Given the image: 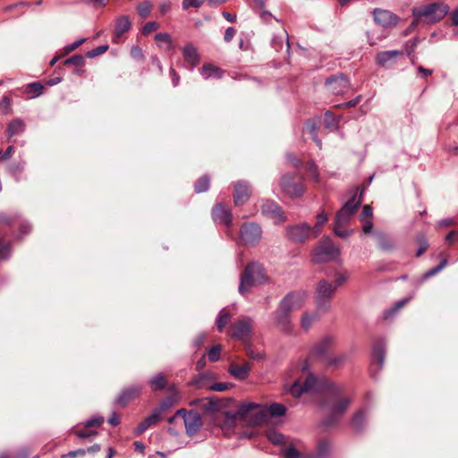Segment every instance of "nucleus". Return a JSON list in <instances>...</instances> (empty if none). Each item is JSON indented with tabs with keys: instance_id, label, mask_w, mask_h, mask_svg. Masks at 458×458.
Returning a JSON list of instances; mask_svg holds the SVG:
<instances>
[{
	"instance_id": "obj_49",
	"label": "nucleus",
	"mask_w": 458,
	"mask_h": 458,
	"mask_svg": "<svg viewBox=\"0 0 458 458\" xmlns=\"http://www.w3.org/2000/svg\"><path fill=\"white\" fill-rule=\"evenodd\" d=\"M221 346L218 344V345H215V346H212L208 351V360L211 361V362H216L217 360H219L220 357H221Z\"/></svg>"
},
{
	"instance_id": "obj_20",
	"label": "nucleus",
	"mask_w": 458,
	"mask_h": 458,
	"mask_svg": "<svg viewBox=\"0 0 458 458\" xmlns=\"http://www.w3.org/2000/svg\"><path fill=\"white\" fill-rule=\"evenodd\" d=\"M373 13L375 22L384 28H389L397 24L398 17L390 11L375 9Z\"/></svg>"
},
{
	"instance_id": "obj_15",
	"label": "nucleus",
	"mask_w": 458,
	"mask_h": 458,
	"mask_svg": "<svg viewBox=\"0 0 458 458\" xmlns=\"http://www.w3.org/2000/svg\"><path fill=\"white\" fill-rule=\"evenodd\" d=\"M19 225L20 227V238H22L26 234H28L31 230V225L25 220H21L17 214H4L0 213V225Z\"/></svg>"
},
{
	"instance_id": "obj_38",
	"label": "nucleus",
	"mask_w": 458,
	"mask_h": 458,
	"mask_svg": "<svg viewBox=\"0 0 458 458\" xmlns=\"http://www.w3.org/2000/svg\"><path fill=\"white\" fill-rule=\"evenodd\" d=\"M345 354H338V355H328L324 363L332 368H338L341 366L346 360Z\"/></svg>"
},
{
	"instance_id": "obj_33",
	"label": "nucleus",
	"mask_w": 458,
	"mask_h": 458,
	"mask_svg": "<svg viewBox=\"0 0 458 458\" xmlns=\"http://www.w3.org/2000/svg\"><path fill=\"white\" fill-rule=\"evenodd\" d=\"M326 275H327V277H334L335 279V284H333V286L335 287V290L337 289V287H339L342 284H344L348 280V278H349V273L347 271H344V272H338V271L330 272V271H327Z\"/></svg>"
},
{
	"instance_id": "obj_29",
	"label": "nucleus",
	"mask_w": 458,
	"mask_h": 458,
	"mask_svg": "<svg viewBox=\"0 0 458 458\" xmlns=\"http://www.w3.org/2000/svg\"><path fill=\"white\" fill-rule=\"evenodd\" d=\"M25 131V123L21 118H15L11 121L6 128L8 138L21 134Z\"/></svg>"
},
{
	"instance_id": "obj_40",
	"label": "nucleus",
	"mask_w": 458,
	"mask_h": 458,
	"mask_svg": "<svg viewBox=\"0 0 458 458\" xmlns=\"http://www.w3.org/2000/svg\"><path fill=\"white\" fill-rule=\"evenodd\" d=\"M152 8L153 4L151 1L145 0L137 5V12L142 19H145L150 14Z\"/></svg>"
},
{
	"instance_id": "obj_32",
	"label": "nucleus",
	"mask_w": 458,
	"mask_h": 458,
	"mask_svg": "<svg viewBox=\"0 0 458 458\" xmlns=\"http://www.w3.org/2000/svg\"><path fill=\"white\" fill-rule=\"evenodd\" d=\"M166 383V377L163 373H157L148 380V385L153 391L165 389Z\"/></svg>"
},
{
	"instance_id": "obj_51",
	"label": "nucleus",
	"mask_w": 458,
	"mask_h": 458,
	"mask_svg": "<svg viewBox=\"0 0 458 458\" xmlns=\"http://www.w3.org/2000/svg\"><path fill=\"white\" fill-rule=\"evenodd\" d=\"M206 0H182V8L184 11L189 10L190 8H199Z\"/></svg>"
},
{
	"instance_id": "obj_50",
	"label": "nucleus",
	"mask_w": 458,
	"mask_h": 458,
	"mask_svg": "<svg viewBox=\"0 0 458 458\" xmlns=\"http://www.w3.org/2000/svg\"><path fill=\"white\" fill-rule=\"evenodd\" d=\"M317 318V314H308L305 313L302 315L301 326L304 330H308L311 326L312 322Z\"/></svg>"
},
{
	"instance_id": "obj_54",
	"label": "nucleus",
	"mask_w": 458,
	"mask_h": 458,
	"mask_svg": "<svg viewBox=\"0 0 458 458\" xmlns=\"http://www.w3.org/2000/svg\"><path fill=\"white\" fill-rule=\"evenodd\" d=\"M86 40H87L86 38H81L69 45H66L63 49V55H68L69 53L72 52L73 50L78 48L81 45H82Z\"/></svg>"
},
{
	"instance_id": "obj_23",
	"label": "nucleus",
	"mask_w": 458,
	"mask_h": 458,
	"mask_svg": "<svg viewBox=\"0 0 458 458\" xmlns=\"http://www.w3.org/2000/svg\"><path fill=\"white\" fill-rule=\"evenodd\" d=\"M182 54L184 59V62L189 66L191 71L198 65L199 63V55L197 51V48L192 44H187L182 50Z\"/></svg>"
},
{
	"instance_id": "obj_61",
	"label": "nucleus",
	"mask_w": 458,
	"mask_h": 458,
	"mask_svg": "<svg viewBox=\"0 0 458 458\" xmlns=\"http://www.w3.org/2000/svg\"><path fill=\"white\" fill-rule=\"evenodd\" d=\"M155 40L157 43H165L169 46H171L172 43V38L170 34L166 32H159L155 35Z\"/></svg>"
},
{
	"instance_id": "obj_10",
	"label": "nucleus",
	"mask_w": 458,
	"mask_h": 458,
	"mask_svg": "<svg viewBox=\"0 0 458 458\" xmlns=\"http://www.w3.org/2000/svg\"><path fill=\"white\" fill-rule=\"evenodd\" d=\"M340 255L339 248L331 243H325L318 246L313 252V260L316 263L326 262L328 260H335Z\"/></svg>"
},
{
	"instance_id": "obj_6",
	"label": "nucleus",
	"mask_w": 458,
	"mask_h": 458,
	"mask_svg": "<svg viewBox=\"0 0 458 458\" xmlns=\"http://www.w3.org/2000/svg\"><path fill=\"white\" fill-rule=\"evenodd\" d=\"M361 196L357 199V194L354 193L351 199H349L344 206L336 212L335 217V225H345L349 223L352 216L354 215L356 210L361 204Z\"/></svg>"
},
{
	"instance_id": "obj_47",
	"label": "nucleus",
	"mask_w": 458,
	"mask_h": 458,
	"mask_svg": "<svg viewBox=\"0 0 458 458\" xmlns=\"http://www.w3.org/2000/svg\"><path fill=\"white\" fill-rule=\"evenodd\" d=\"M306 129L309 131V133L310 134L311 139L317 143V145L320 148L322 142L318 138V128L316 126L315 122L309 120L306 123Z\"/></svg>"
},
{
	"instance_id": "obj_64",
	"label": "nucleus",
	"mask_w": 458,
	"mask_h": 458,
	"mask_svg": "<svg viewBox=\"0 0 458 458\" xmlns=\"http://www.w3.org/2000/svg\"><path fill=\"white\" fill-rule=\"evenodd\" d=\"M231 386H233L232 384L217 382V383L212 384L209 386V389L212 391H216V392H224V391L227 390L228 388H230Z\"/></svg>"
},
{
	"instance_id": "obj_27",
	"label": "nucleus",
	"mask_w": 458,
	"mask_h": 458,
	"mask_svg": "<svg viewBox=\"0 0 458 458\" xmlns=\"http://www.w3.org/2000/svg\"><path fill=\"white\" fill-rule=\"evenodd\" d=\"M200 74L205 80L210 78L221 79L224 75V71L212 64H206L201 67Z\"/></svg>"
},
{
	"instance_id": "obj_13",
	"label": "nucleus",
	"mask_w": 458,
	"mask_h": 458,
	"mask_svg": "<svg viewBox=\"0 0 458 458\" xmlns=\"http://www.w3.org/2000/svg\"><path fill=\"white\" fill-rule=\"evenodd\" d=\"M286 237L295 242H303L310 235L311 227L307 223H301L294 225H288L285 228Z\"/></svg>"
},
{
	"instance_id": "obj_44",
	"label": "nucleus",
	"mask_w": 458,
	"mask_h": 458,
	"mask_svg": "<svg viewBox=\"0 0 458 458\" xmlns=\"http://www.w3.org/2000/svg\"><path fill=\"white\" fill-rule=\"evenodd\" d=\"M416 242L419 246L418 250H416V256L420 257L428 250V242L426 236L422 233L417 235Z\"/></svg>"
},
{
	"instance_id": "obj_42",
	"label": "nucleus",
	"mask_w": 458,
	"mask_h": 458,
	"mask_svg": "<svg viewBox=\"0 0 458 458\" xmlns=\"http://www.w3.org/2000/svg\"><path fill=\"white\" fill-rule=\"evenodd\" d=\"M330 452V443L328 440L324 439L318 442L317 446V454L314 458H323Z\"/></svg>"
},
{
	"instance_id": "obj_60",
	"label": "nucleus",
	"mask_w": 458,
	"mask_h": 458,
	"mask_svg": "<svg viewBox=\"0 0 458 458\" xmlns=\"http://www.w3.org/2000/svg\"><path fill=\"white\" fill-rule=\"evenodd\" d=\"M159 28V24L157 21H148L144 24L141 29V33L143 35H148L152 31L157 30Z\"/></svg>"
},
{
	"instance_id": "obj_26",
	"label": "nucleus",
	"mask_w": 458,
	"mask_h": 458,
	"mask_svg": "<svg viewBox=\"0 0 458 458\" xmlns=\"http://www.w3.org/2000/svg\"><path fill=\"white\" fill-rule=\"evenodd\" d=\"M160 419V410H153L135 428V434L140 435Z\"/></svg>"
},
{
	"instance_id": "obj_2",
	"label": "nucleus",
	"mask_w": 458,
	"mask_h": 458,
	"mask_svg": "<svg viewBox=\"0 0 458 458\" xmlns=\"http://www.w3.org/2000/svg\"><path fill=\"white\" fill-rule=\"evenodd\" d=\"M267 280L264 267L258 261L246 265L240 276L238 292L241 295L248 294L252 287L264 284Z\"/></svg>"
},
{
	"instance_id": "obj_41",
	"label": "nucleus",
	"mask_w": 458,
	"mask_h": 458,
	"mask_svg": "<svg viewBox=\"0 0 458 458\" xmlns=\"http://www.w3.org/2000/svg\"><path fill=\"white\" fill-rule=\"evenodd\" d=\"M64 65L74 67H83L86 64L85 57L81 55H74L63 62Z\"/></svg>"
},
{
	"instance_id": "obj_62",
	"label": "nucleus",
	"mask_w": 458,
	"mask_h": 458,
	"mask_svg": "<svg viewBox=\"0 0 458 458\" xmlns=\"http://www.w3.org/2000/svg\"><path fill=\"white\" fill-rule=\"evenodd\" d=\"M316 383L317 377L313 374H310L303 382L304 389H306L307 392L312 390L315 387Z\"/></svg>"
},
{
	"instance_id": "obj_56",
	"label": "nucleus",
	"mask_w": 458,
	"mask_h": 458,
	"mask_svg": "<svg viewBox=\"0 0 458 458\" xmlns=\"http://www.w3.org/2000/svg\"><path fill=\"white\" fill-rule=\"evenodd\" d=\"M174 403V400L173 397L168 396L165 399H163L160 403L158 407L155 408L154 410H160V415L162 414V411L169 410Z\"/></svg>"
},
{
	"instance_id": "obj_34",
	"label": "nucleus",
	"mask_w": 458,
	"mask_h": 458,
	"mask_svg": "<svg viewBox=\"0 0 458 458\" xmlns=\"http://www.w3.org/2000/svg\"><path fill=\"white\" fill-rule=\"evenodd\" d=\"M231 319V314L224 308L222 309L216 319L217 330L222 332Z\"/></svg>"
},
{
	"instance_id": "obj_59",
	"label": "nucleus",
	"mask_w": 458,
	"mask_h": 458,
	"mask_svg": "<svg viewBox=\"0 0 458 458\" xmlns=\"http://www.w3.org/2000/svg\"><path fill=\"white\" fill-rule=\"evenodd\" d=\"M307 169H308L310 175L313 178V180L315 182H318L319 181V173H318V167H317L316 164L314 163V161H310L307 164Z\"/></svg>"
},
{
	"instance_id": "obj_3",
	"label": "nucleus",
	"mask_w": 458,
	"mask_h": 458,
	"mask_svg": "<svg viewBox=\"0 0 458 458\" xmlns=\"http://www.w3.org/2000/svg\"><path fill=\"white\" fill-rule=\"evenodd\" d=\"M448 11L449 7L445 4L431 3L425 6L413 8L412 14L416 19L424 17L428 22H437L442 20Z\"/></svg>"
},
{
	"instance_id": "obj_17",
	"label": "nucleus",
	"mask_w": 458,
	"mask_h": 458,
	"mask_svg": "<svg viewBox=\"0 0 458 458\" xmlns=\"http://www.w3.org/2000/svg\"><path fill=\"white\" fill-rule=\"evenodd\" d=\"M233 202L236 206L245 204L251 195L250 184L248 181L240 180L233 185Z\"/></svg>"
},
{
	"instance_id": "obj_31",
	"label": "nucleus",
	"mask_w": 458,
	"mask_h": 458,
	"mask_svg": "<svg viewBox=\"0 0 458 458\" xmlns=\"http://www.w3.org/2000/svg\"><path fill=\"white\" fill-rule=\"evenodd\" d=\"M376 236L377 240V245L380 250L384 251H390L394 249V242L389 235L378 233Z\"/></svg>"
},
{
	"instance_id": "obj_14",
	"label": "nucleus",
	"mask_w": 458,
	"mask_h": 458,
	"mask_svg": "<svg viewBox=\"0 0 458 458\" xmlns=\"http://www.w3.org/2000/svg\"><path fill=\"white\" fill-rule=\"evenodd\" d=\"M286 413V407L279 403H273L268 407H262L256 415L255 422L262 423L268 417H282Z\"/></svg>"
},
{
	"instance_id": "obj_28",
	"label": "nucleus",
	"mask_w": 458,
	"mask_h": 458,
	"mask_svg": "<svg viewBox=\"0 0 458 458\" xmlns=\"http://www.w3.org/2000/svg\"><path fill=\"white\" fill-rule=\"evenodd\" d=\"M350 423L355 431L361 432L367 425V415L365 410L361 409L356 411Z\"/></svg>"
},
{
	"instance_id": "obj_58",
	"label": "nucleus",
	"mask_w": 458,
	"mask_h": 458,
	"mask_svg": "<svg viewBox=\"0 0 458 458\" xmlns=\"http://www.w3.org/2000/svg\"><path fill=\"white\" fill-rule=\"evenodd\" d=\"M104 423V417L94 416L87 420L84 423L85 428L99 427Z\"/></svg>"
},
{
	"instance_id": "obj_63",
	"label": "nucleus",
	"mask_w": 458,
	"mask_h": 458,
	"mask_svg": "<svg viewBox=\"0 0 458 458\" xmlns=\"http://www.w3.org/2000/svg\"><path fill=\"white\" fill-rule=\"evenodd\" d=\"M343 226L344 225H335L333 231L336 236L345 239L351 235L352 231L342 229Z\"/></svg>"
},
{
	"instance_id": "obj_52",
	"label": "nucleus",
	"mask_w": 458,
	"mask_h": 458,
	"mask_svg": "<svg viewBox=\"0 0 458 458\" xmlns=\"http://www.w3.org/2000/svg\"><path fill=\"white\" fill-rule=\"evenodd\" d=\"M238 417L237 413H233L232 411H225L224 417V426L227 428H233L235 425L236 418Z\"/></svg>"
},
{
	"instance_id": "obj_36",
	"label": "nucleus",
	"mask_w": 458,
	"mask_h": 458,
	"mask_svg": "<svg viewBox=\"0 0 458 458\" xmlns=\"http://www.w3.org/2000/svg\"><path fill=\"white\" fill-rule=\"evenodd\" d=\"M210 186V178L208 174L199 177L194 183V191L196 193H202L207 191Z\"/></svg>"
},
{
	"instance_id": "obj_39",
	"label": "nucleus",
	"mask_w": 458,
	"mask_h": 458,
	"mask_svg": "<svg viewBox=\"0 0 458 458\" xmlns=\"http://www.w3.org/2000/svg\"><path fill=\"white\" fill-rule=\"evenodd\" d=\"M43 85L38 82L29 83L26 87L25 93L30 95V98H36L42 94Z\"/></svg>"
},
{
	"instance_id": "obj_4",
	"label": "nucleus",
	"mask_w": 458,
	"mask_h": 458,
	"mask_svg": "<svg viewBox=\"0 0 458 458\" xmlns=\"http://www.w3.org/2000/svg\"><path fill=\"white\" fill-rule=\"evenodd\" d=\"M335 292L333 284L326 279L318 281L314 293V300L317 309L327 312L331 308V299Z\"/></svg>"
},
{
	"instance_id": "obj_7",
	"label": "nucleus",
	"mask_w": 458,
	"mask_h": 458,
	"mask_svg": "<svg viewBox=\"0 0 458 458\" xmlns=\"http://www.w3.org/2000/svg\"><path fill=\"white\" fill-rule=\"evenodd\" d=\"M386 343L383 339L377 340L372 347V363L369 367V373L372 378L376 379L378 372L383 369L386 357Z\"/></svg>"
},
{
	"instance_id": "obj_11",
	"label": "nucleus",
	"mask_w": 458,
	"mask_h": 458,
	"mask_svg": "<svg viewBox=\"0 0 458 458\" xmlns=\"http://www.w3.org/2000/svg\"><path fill=\"white\" fill-rule=\"evenodd\" d=\"M325 85L334 95H343L351 88L350 81L344 73L330 76L326 80Z\"/></svg>"
},
{
	"instance_id": "obj_5",
	"label": "nucleus",
	"mask_w": 458,
	"mask_h": 458,
	"mask_svg": "<svg viewBox=\"0 0 458 458\" xmlns=\"http://www.w3.org/2000/svg\"><path fill=\"white\" fill-rule=\"evenodd\" d=\"M263 230L256 222H245L240 227L239 236L247 247L257 246L262 239Z\"/></svg>"
},
{
	"instance_id": "obj_24",
	"label": "nucleus",
	"mask_w": 458,
	"mask_h": 458,
	"mask_svg": "<svg viewBox=\"0 0 458 458\" xmlns=\"http://www.w3.org/2000/svg\"><path fill=\"white\" fill-rule=\"evenodd\" d=\"M228 373L235 379L243 381L250 376V366L248 363L238 364L232 362L227 369Z\"/></svg>"
},
{
	"instance_id": "obj_57",
	"label": "nucleus",
	"mask_w": 458,
	"mask_h": 458,
	"mask_svg": "<svg viewBox=\"0 0 458 458\" xmlns=\"http://www.w3.org/2000/svg\"><path fill=\"white\" fill-rule=\"evenodd\" d=\"M290 392L293 396L300 397L303 393H306L307 391L304 389L303 384L296 381L293 384Z\"/></svg>"
},
{
	"instance_id": "obj_25",
	"label": "nucleus",
	"mask_w": 458,
	"mask_h": 458,
	"mask_svg": "<svg viewBox=\"0 0 458 458\" xmlns=\"http://www.w3.org/2000/svg\"><path fill=\"white\" fill-rule=\"evenodd\" d=\"M403 54V51L401 50L381 51L376 55V63L378 66L384 67L394 62L397 56L402 55Z\"/></svg>"
},
{
	"instance_id": "obj_48",
	"label": "nucleus",
	"mask_w": 458,
	"mask_h": 458,
	"mask_svg": "<svg viewBox=\"0 0 458 458\" xmlns=\"http://www.w3.org/2000/svg\"><path fill=\"white\" fill-rule=\"evenodd\" d=\"M25 165L26 162L24 160L13 163L8 166V172L12 175L20 174L24 170Z\"/></svg>"
},
{
	"instance_id": "obj_22",
	"label": "nucleus",
	"mask_w": 458,
	"mask_h": 458,
	"mask_svg": "<svg viewBox=\"0 0 458 458\" xmlns=\"http://www.w3.org/2000/svg\"><path fill=\"white\" fill-rule=\"evenodd\" d=\"M131 28V21L128 15H121L116 18L114 28L113 42L119 43L122 36Z\"/></svg>"
},
{
	"instance_id": "obj_16",
	"label": "nucleus",
	"mask_w": 458,
	"mask_h": 458,
	"mask_svg": "<svg viewBox=\"0 0 458 458\" xmlns=\"http://www.w3.org/2000/svg\"><path fill=\"white\" fill-rule=\"evenodd\" d=\"M252 332V319L246 317L242 320L235 322L232 327L231 336L236 340H245Z\"/></svg>"
},
{
	"instance_id": "obj_46",
	"label": "nucleus",
	"mask_w": 458,
	"mask_h": 458,
	"mask_svg": "<svg viewBox=\"0 0 458 458\" xmlns=\"http://www.w3.org/2000/svg\"><path fill=\"white\" fill-rule=\"evenodd\" d=\"M446 265H447V259H443L441 260V262H440L437 266H436V267H432V268L428 269V271H426V272L423 274V276H422V280H427V279H428V278L432 277L433 276L437 275V274L438 272H440V271H441V270H442V269H443Z\"/></svg>"
},
{
	"instance_id": "obj_35",
	"label": "nucleus",
	"mask_w": 458,
	"mask_h": 458,
	"mask_svg": "<svg viewBox=\"0 0 458 458\" xmlns=\"http://www.w3.org/2000/svg\"><path fill=\"white\" fill-rule=\"evenodd\" d=\"M341 116H336L333 112L327 110L325 112V125L331 130H336L341 121Z\"/></svg>"
},
{
	"instance_id": "obj_9",
	"label": "nucleus",
	"mask_w": 458,
	"mask_h": 458,
	"mask_svg": "<svg viewBox=\"0 0 458 458\" xmlns=\"http://www.w3.org/2000/svg\"><path fill=\"white\" fill-rule=\"evenodd\" d=\"M335 338L331 335H326L316 343L310 350L309 358L317 359L324 363L328 357V351L334 346Z\"/></svg>"
},
{
	"instance_id": "obj_43",
	"label": "nucleus",
	"mask_w": 458,
	"mask_h": 458,
	"mask_svg": "<svg viewBox=\"0 0 458 458\" xmlns=\"http://www.w3.org/2000/svg\"><path fill=\"white\" fill-rule=\"evenodd\" d=\"M408 300H409L408 298H405V299L396 301L392 308L384 310L383 318L385 319H389L390 318L394 316V314L399 310V309H401L408 301Z\"/></svg>"
},
{
	"instance_id": "obj_1",
	"label": "nucleus",
	"mask_w": 458,
	"mask_h": 458,
	"mask_svg": "<svg viewBox=\"0 0 458 458\" xmlns=\"http://www.w3.org/2000/svg\"><path fill=\"white\" fill-rule=\"evenodd\" d=\"M308 293L306 291H293L288 293L279 302L275 318L277 326L284 331L291 328V312L302 307Z\"/></svg>"
},
{
	"instance_id": "obj_55",
	"label": "nucleus",
	"mask_w": 458,
	"mask_h": 458,
	"mask_svg": "<svg viewBox=\"0 0 458 458\" xmlns=\"http://www.w3.org/2000/svg\"><path fill=\"white\" fill-rule=\"evenodd\" d=\"M12 249L10 243L0 242V259L6 260L11 257Z\"/></svg>"
},
{
	"instance_id": "obj_8",
	"label": "nucleus",
	"mask_w": 458,
	"mask_h": 458,
	"mask_svg": "<svg viewBox=\"0 0 458 458\" xmlns=\"http://www.w3.org/2000/svg\"><path fill=\"white\" fill-rule=\"evenodd\" d=\"M351 399L344 397L330 405L328 408L327 417L324 420L323 425L325 427H332L337 425L346 411L347 408L349 407Z\"/></svg>"
},
{
	"instance_id": "obj_53",
	"label": "nucleus",
	"mask_w": 458,
	"mask_h": 458,
	"mask_svg": "<svg viewBox=\"0 0 458 458\" xmlns=\"http://www.w3.org/2000/svg\"><path fill=\"white\" fill-rule=\"evenodd\" d=\"M108 47H109L108 45L98 46V47L88 51L86 54V56L89 58L97 57V56L106 53L107 51Z\"/></svg>"
},
{
	"instance_id": "obj_45",
	"label": "nucleus",
	"mask_w": 458,
	"mask_h": 458,
	"mask_svg": "<svg viewBox=\"0 0 458 458\" xmlns=\"http://www.w3.org/2000/svg\"><path fill=\"white\" fill-rule=\"evenodd\" d=\"M327 214L324 210H322L316 216V224L314 225L316 236L320 233L323 225L327 222Z\"/></svg>"
},
{
	"instance_id": "obj_21",
	"label": "nucleus",
	"mask_w": 458,
	"mask_h": 458,
	"mask_svg": "<svg viewBox=\"0 0 458 458\" xmlns=\"http://www.w3.org/2000/svg\"><path fill=\"white\" fill-rule=\"evenodd\" d=\"M184 426L189 437H193L202 427V419L200 414L195 411H190L187 418H184Z\"/></svg>"
},
{
	"instance_id": "obj_37",
	"label": "nucleus",
	"mask_w": 458,
	"mask_h": 458,
	"mask_svg": "<svg viewBox=\"0 0 458 458\" xmlns=\"http://www.w3.org/2000/svg\"><path fill=\"white\" fill-rule=\"evenodd\" d=\"M261 408L262 407L256 403H242L239 405L236 413L238 417L244 418L250 411L255 409L260 410Z\"/></svg>"
},
{
	"instance_id": "obj_18",
	"label": "nucleus",
	"mask_w": 458,
	"mask_h": 458,
	"mask_svg": "<svg viewBox=\"0 0 458 458\" xmlns=\"http://www.w3.org/2000/svg\"><path fill=\"white\" fill-rule=\"evenodd\" d=\"M142 386L139 385H131L122 389L118 396L114 400V403L121 407H125L131 401L140 395Z\"/></svg>"
},
{
	"instance_id": "obj_30",
	"label": "nucleus",
	"mask_w": 458,
	"mask_h": 458,
	"mask_svg": "<svg viewBox=\"0 0 458 458\" xmlns=\"http://www.w3.org/2000/svg\"><path fill=\"white\" fill-rule=\"evenodd\" d=\"M284 192L293 197H301L304 193V185L301 181L294 182L292 184L284 182Z\"/></svg>"
},
{
	"instance_id": "obj_19",
	"label": "nucleus",
	"mask_w": 458,
	"mask_h": 458,
	"mask_svg": "<svg viewBox=\"0 0 458 458\" xmlns=\"http://www.w3.org/2000/svg\"><path fill=\"white\" fill-rule=\"evenodd\" d=\"M212 218L219 225L230 226L233 222V215L229 208H226L223 203H217L212 209Z\"/></svg>"
},
{
	"instance_id": "obj_12",
	"label": "nucleus",
	"mask_w": 458,
	"mask_h": 458,
	"mask_svg": "<svg viewBox=\"0 0 458 458\" xmlns=\"http://www.w3.org/2000/svg\"><path fill=\"white\" fill-rule=\"evenodd\" d=\"M260 208L262 215L273 219L276 225H280L286 221V216L281 207L272 199H266Z\"/></svg>"
}]
</instances>
